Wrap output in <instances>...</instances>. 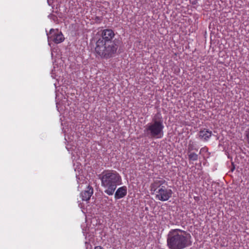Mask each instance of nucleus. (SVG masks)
<instances>
[{
    "label": "nucleus",
    "mask_w": 249,
    "mask_h": 249,
    "mask_svg": "<svg viewBox=\"0 0 249 249\" xmlns=\"http://www.w3.org/2000/svg\"><path fill=\"white\" fill-rule=\"evenodd\" d=\"M192 237L187 231L178 229L171 230L167 235L169 249H184L192 244Z\"/></svg>",
    "instance_id": "nucleus-1"
},
{
    "label": "nucleus",
    "mask_w": 249,
    "mask_h": 249,
    "mask_svg": "<svg viewBox=\"0 0 249 249\" xmlns=\"http://www.w3.org/2000/svg\"><path fill=\"white\" fill-rule=\"evenodd\" d=\"M101 185L105 193L109 196L112 195L118 185L122 184V178L119 174L114 170H107L100 175Z\"/></svg>",
    "instance_id": "nucleus-2"
},
{
    "label": "nucleus",
    "mask_w": 249,
    "mask_h": 249,
    "mask_svg": "<svg viewBox=\"0 0 249 249\" xmlns=\"http://www.w3.org/2000/svg\"><path fill=\"white\" fill-rule=\"evenodd\" d=\"M164 125L161 114L157 113L152 119V121L145 126L144 132L147 137L156 139H160L163 136Z\"/></svg>",
    "instance_id": "nucleus-3"
},
{
    "label": "nucleus",
    "mask_w": 249,
    "mask_h": 249,
    "mask_svg": "<svg viewBox=\"0 0 249 249\" xmlns=\"http://www.w3.org/2000/svg\"><path fill=\"white\" fill-rule=\"evenodd\" d=\"M117 49L118 46L115 42H106L103 39H98L94 51L97 57L107 59L115 56Z\"/></svg>",
    "instance_id": "nucleus-4"
},
{
    "label": "nucleus",
    "mask_w": 249,
    "mask_h": 249,
    "mask_svg": "<svg viewBox=\"0 0 249 249\" xmlns=\"http://www.w3.org/2000/svg\"><path fill=\"white\" fill-rule=\"evenodd\" d=\"M172 195V191L164 186H161L156 191V198L159 200L165 201L168 200Z\"/></svg>",
    "instance_id": "nucleus-5"
},
{
    "label": "nucleus",
    "mask_w": 249,
    "mask_h": 249,
    "mask_svg": "<svg viewBox=\"0 0 249 249\" xmlns=\"http://www.w3.org/2000/svg\"><path fill=\"white\" fill-rule=\"evenodd\" d=\"M47 35L48 36L49 42L51 41H53L54 43L58 44L63 42L64 40L63 34L61 32H59L58 30L51 29L49 34L47 33Z\"/></svg>",
    "instance_id": "nucleus-6"
},
{
    "label": "nucleus",
    "mask_w": 249,
    "mask_h": 249,
    "mask_svg": "<svg viewBox=\"0 0 249 249\" xmlns=\"http://www.w3.org/2000/svg\"><path fill=\"white\" fill-rule=\"evenodd\" d=\"M101 36L102 38L99 39H103L106 42H110L114 37L115 34L111 29H105L102 31Z\"/></svg>",
    "instance_id": "nucleus-7"
},
{
    "label": "nucleus",
    "mask_w": 249,
    "mask_h": 249,
    "mask_svg": "<svg viewBox=\"0 0 249 249\" xmlns=\"http://www.w3.org/2000/svg\"><path fill=\"white\" fill-rule=\"evenodd\" d=\"M127 194V188L125 186L119 187L116 191L114 197L116 199H119L124 197Z\"/></svg>",
    "instance_id": "nucleus-8"
},
{
    "label": "nucleus",
    "mask_w": 249,
    "mask_h": 249,
    "mask_svg": "<svg viewBox=\"0 0 249 249\" xmlns=\"http://www.w3.org/2000/svg\"><path fill=\"white\" fill-rule=\"evenodd\" d=\"M93 194V189L89 186L86 190L81 193V197L83 201L89 200Z\"/></svg>",
    "instance_id": "nucleus-9"
},
{
    "label": "nucleus",
    "mask_w": 249,
    "mask_h": 249,
    "mask_svg": "<svg viewBox=\"0 0 249 249\" xmlns=\"http://www.w3.org/2000/svg\"><path fill=\"white\" fill-rule=\"evenodd\" d=\"M165 183L166 181L165 179L161 178H157L155 179L154 182L151 184V190L155 192L158 188Z\"/></svg>",
    "instance_id": "nucleus-10"
},
{
    "label": "nucleus",
    "mask_w": 249,
    "mask_h": 249,
    "mask_svg": "<svg viewBox=\"0 0 249 249\" xmlns=\"http://www.w3.org/2000/svg\"><path fill=\"white\" fill-rule=\"evenodd\" d=\"M212 132L207 129H203L199 132V138L204 141H208L212 136Z\"/></svg>",
    "instance_id": "nucleus-11"
},
{
    "label": "nucleus",
    "mask_w": 249,
    "mask_h": 249,
    "mask_svg": "<svg viewBox=\"0 0 249 249\" xmlns=\"http://www.w3.org/2000/svg\"><path fill=\"white\" fill-rule=\"evenodd\" d=\"M194 150L197 151L198 150V148L193 141H190L187 146V152L191 153Z\"/></svg>",
    "instance_id": "nucleus-12"
},
{
    "label": "nucleus",
    "mask_w": 249,
    "mask_h": 249,
    "mask_svg": "<svg viewBox=\"0 0 249 249\" xmlns=\"http://www.w3.org/2000/svg\"><path fill=\"white\" fill-rule=\"evenodd\" d=\"M188 158L190 160L196 161L198 159V156L195 153H188Z\"/></svg>",
    "instance_id": "nucleus-13"
},
{
    "label": "nucleus",
    "mask_w": 249,
    "mask_h": 249,
    "mask_svg": "<svg viewBox=\"0 0 249 249\" xmlns=\"http://www.w3.org/2000/svg\"><path fill=\"white\" fill-rule=\"evenodd\" d=\"M245 135L247 142L249 144V127L245 131Z\"/></svg>",
    "instance_id": "nucleus-14"
},
{
    "label": "nucleus",
    "mask_w": 249,
    "mask_h": 249,
    "mask_svg": "<svg viewBox=\"0 0 249 249\" xmlns=\"http://www.w3.org/2000/svg\"><path fill=\"white\" fill-rule=\"evenodd\" d=\"M208 152V148L206 147H202L200 149L199 151L200 154H204L205 153H207Z\"/></svg>",
    "instance_id": "nucleus-15"
},
{
    "label": "nucleus",
    "mask_w": 249,
    "mask_h": 249,
    "mask_svg": "<svg viewBox=\"0 0 249 249\" xmlns=\"http://www.w3.org/2000/svg\"><path fill=\"white\" fill-rule=\"evenodd\" d=\"M94 249H102V248L101 246H97L95 247Z\"/></svg>",
    "instance_id": "nucleus-16"
}]
</instances>
